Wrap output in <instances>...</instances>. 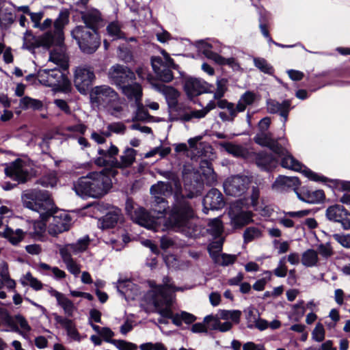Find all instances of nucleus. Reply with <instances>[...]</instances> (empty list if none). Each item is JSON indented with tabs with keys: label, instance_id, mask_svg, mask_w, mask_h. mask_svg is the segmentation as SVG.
I'll use <instances>...</instances> for the list:
<instances>
[{
	"label": "nucleus",
	"instance_id": "19",
	"mask_svg": "<svg viewBox=\"0 0 350 350\" xmlns=\"http://www.w3.org/2000/svg\"><path fill=\"white\" fill-rule=\"evenodd\" d=\"M94 78V71L90 67L81 66L75 69L74 83L80 92H85Z\"/></svg>",
	"mask_w": 350,
	"mask_h": 350
},
{
	"label": "nucleus",
	"instance_id": "60",
	"mask_svg": "<svg viewBox=\"0 0 350 350\" xmlns=\"http://www.w3.org/2000/svg\"><path fill=\"white\" fill-rule=\"evenodd\" d=\"M67 270L73 275L77 277L81 272V265L72 258L64 261Z\"/></svg>",
	"mask_w": 350,
	"mask_h": 350
},
{
	"label": "nucleus",
	"instance_id": "9",
	"mask_svg": "<svg viewBox=\"0 0 350 350\" xmlns=\"http://www.w3.org/2000/svg\"><path fill=\"white\" fill-rule=\"evenodd\" d=\"M278 157H282L281 165L286 169L301 172L309 180L315 182H326L327 178L322 175L314 172L310 169L304 165L301 162L293 157L284 148H282V153L275 152Z\"/></svg>",
	"mask_w": 350,
	"mask_h": 350
},
{
	"label": "nucleus",
	"instance_id": "29",
	"mask_svg": "<svg viewBox=\"0 0 350 350\" xmlns=\"http://www.w3.org/2000/svg\"><path fill=\"white\" fill-rule=\"evenodd\" d=\"M297 198L309 204H317L323 201L325 198V194L323 190L309 191L307 189L302 188L299 193L296 191Z\"/></svg>",
	"mask_w": 350,
	"mask_h": 350
},
{
	"label": "nucleus",
	"instance_id": "48",
	"mask_svg": "<svg viewBox=\"0 0 350 350\" xmlns=\"http://www.w3.org/2000/svg\"><path fill=\"white\" fill-rule=\"evenodd\" d=\"M92 329L105 341L113 344V341L115 340L112 339L114 336V332L110 328L107 327H100L97 325H92Z\"/></svg>",
	"mask_w": 350,
	"mask_h": 350
},
{
	"label": "nucleus",
	"instance_id": "28",
	"mask_svg": "<svg viewBox=\"0 0 350 350\" xmlns=\"http://www.w3.org/2000/svg\"><path fill=\"white\" fill-rule=\"evenodd\" d=\"M299 185L300 182L297 177L279 176L273 184V188L277 191L292 188L296 192Z\"/></svg>",
	"mask_w": 350,
	"mask_h": 350
},
{
	"label": "nucleus",
	"instance_id": "15",
	"mask_svg": "<svg viewBox=\"0 0 350 350\" xmlns=\"http://www.w3.org/2000/svg\"><path fill=\"white\" fill-rule=\"evenodd\" d=\"M107 75L110 83L120 89L135 79V73L129 68L120 64L112 66Z\"/></svg>",
	"mask_w": 350,
	"mask_h": 350
},
{
	"label": "nucleus",
	"instance_id": "18",
	"mask_svg": "<svg viewBox=\"0 0 350 350\" xmlns=\"http://www.w3.org/2000/svg\"><path fill=\"white\" fill-rule=\"evenodd\" d=\"M5 174L18 183H25L29 177V167L26 163L17 159L5 168Z\"/></svg>",
	"mask_w": 350,
	"mask_h": 350
},
{
	"label": "nucleus",
	"instance_id": "30",
	"mask_svg": "<svg viewBox=\"0 0 350 350\" xmlns=\"http://www.w3.org/2000/svg\"><path fill=\"white\" fill-rule=\"evenodd\" d=\"M122 219L121 211L115 208L108 212L103 217L98 221V226L102 229H107L114 227Z\"/></svg>",
	"mask_w": 350,
	"mask_h": 350
},
{
	"label": "nucleus",
	"instance_id": "25",
	"mask_svg": "<svg viewBox=\"0 0 350 350\" xmlns=\"http://www.w3.org/2000/svg\"><path fill=\"white\" fill-rule=\"evenodd\" d=\"M291 102L284 100L282 103L276 100L268 99L267 100V109L269 113H279L283 118L284 124L288 120V113L291 110Z\"/></svg>",
	"mask_w": 350,
	"mask_h": 350
},
{
	"label": "nucleus",
	"instance_id": "11",
	"mask_svg": "<svg viewBox=\"0 0 350 350\" xmlns=\"http://www.w3.org/2000/svg\"><path fill=\"white\" fill-rule=\"evenodd\" d=\"M271 124V119L268 117L262 118L259 124V132L254 137V141L259 145L267 146L273 152L282 153V147L279 145L277 140L272 138L270 133L267 132Z\"/></svg>",
	"mask_w": 350,
	"mask_h": 350
},
{
	"label": "nucleus",
	"instance_id": "7",
	"mask_svg": "<svg viewBox=\"0 0 350 350\" xmlns=\"http://www.w3.org/2000/svg\"><path fill=\"white\" fill-rule=\"evenodd\" d=\"M59 68L43 69L38 72L39 82L48 87L54 88L56 90L67 92L70 90L71 83L66 75L60 69L66 70L68 68H63L57 65Z\"/></svg>",
	"mask_w": 350,
	"mask_h": 350
},
{
	"label": "nucleus",
	"instance_id": "55",
	"mask_svg": "<svg viewBox=\"0 0 350 350\" xmlns=\"http://www.w3.org/2000/svg\"><path fill=\"white\" fill-rule=\"evenodd\" d=\"M133 107L135 108L133 120H146L149 118L148 112L142 103V100H139L136 103H133Z\"/></svg>",
	"mask_w": 350,
	"mask_h": 350
},
{
	"label": "nucleus",
	"instance_id": "42",
	"mask_svg": "<svg viewBox=\"0 0 350 350\" xmlns=\"http://www.w3.org/2000/svg\"><path fill=\"white\" fill-rule=\"evenodd\" d=\"M210 255L216 264L221 266L230 265L234 263L236 260L234 255L219 254L218 252H213L212 251H210Z\"/></svg>",
	"mask_w": 350,
	"mask_h": 350
},
{
	"label": "nucleus",
	"instance_id": "61",
	"mask_svg": "<svg viewBox=\"0 0 350 350\" xmlns=\"http://www.w3.org/2000/svg\"><path fill=\"white\" fill-rule=\"evenodd\" d=\"M325 334L323 325L320 323H317L312 333V338L317 342H322L325 338Z\"/></svg>",
	"mask_w": 350,
	"mask_h": 350
},
{
	"label": "nucleus",
	"instance_id": "13",
	"mask_svg": "<svg viewBox=\"0 0 350 350\" xmlns=\"http://www.w3.org/2000/svg\"><path fill=\"white\" fill-rule=\"evenodd\" d=\"M243 202L237 201L232 204L228 211L230 224L234 228H241L253 221L254 213L244 209Z\"/></svg>",
	"mask_w": 350,
	"mask_h": 350
},
{
	"label": "nucleus",
	"instance_id": "63",
	"mask_svg": "<svg viewBox=\"0 0 350 350\" xmlns=\"http://www.w3.org/2000/svg\"><path fill=\"white\" fill-rule=\"evenodd\" d=\"M317 250L320 255L325 258L331 257L334 254L333 248L328 242L319 245Z\"/></svg>",
	"mask_w": 350,
	"mask_h": 350
},
{
	"label": "nucleus",
	"instance_id": "10",
	"mask_svg": "<svg viewBox=\"0 0 350 350\" xmlns=\"http://www.w3.org/2000/svg\"><path fill=\"white\" fill-rule=\"evenodd\" d=\"M161 53L163 58L158 56L152 57V66L161 81L169 83L174 79L171 68L175 69L177 66L174 63V60L167 52L162 51Z\"/></svg>",
	"mask_w": 350,
	"mask_h": 350
},
{
	"label": "nucleus",
	"instance_id": "26",
	"mask_svg": "<svg viewBox=\"0 0 350 350\" xmlns=\"http://www.w3.org/2000/svg\"><path fill=\"white\" fill-rule=\"evenodd\" d=\"M152 88L161 92L165 98L166 101L170 108L177 107L178 98L180 93L177 90L171 86H167L159 83H151Z\"/></svg>",
	"mask_w": 350,
	"mask_h": 350
},
{
	"label": "nucleus",
	"instance_id": "37",
	"mask_svg": "<svg viewBox=\"0 0 350 350\" xmlns=\"http://www.w3.org/2000/svg\"><path fill=\"white\" fill-rule=\"evenodd\" d=\"M195 46L199 52L215 62L217 61V57L219 56L218 53L212 51L213 45L207 40H198L196 42Z\"/></svg>",
	"mask_w": 350,
	"mask_h": 350
},
{
	"label": "nucleus",
	"instance_id": "36",
	"mask_svg": "<svg viewBox=\"0 0 350 350\" xmlns=\"http://www.w3.org/2000/svg\"><path fill=\"white\" fill-rule=\"evenodd\" d=\"M200 172L203 180L208 185H214L217 183V174L215 173L211 164L207 161H202L200 165Z\"/></svg>",
	"mask_w": 350,
	"mask_h": 350
},
{
	"label": "nucleus",
	"instance_id": "40",
	"mask_svg": "<svg viewBox=\"0 0 350 350\" xmlns=\"http://www.w3.org/2000/svg\"><path fill=\"white\" fill-rule=\"evenodd\" d=\"M301 260L302 265L305 267H316L319 263L318 252L314 250L308 249L302 254Z\"/></svg>",
	"mask_w": 350,
	"mask_h": 350
},
{
	"label": "nucleus",
	"instance_id": "6",
	"mask_svg": "<svg viewBox=\"0 0 350 350\" xmlns=\"http://www.w3.org/2000/svg\"><path fill=\"white\" fill-rule=\"evenodd\" d=\"M109 174L105 170L92 172L81 177L74 184L76 193L82 198H98L105 195L111 187Z\"/></svg>",
	"mask_w": 350,
	"mask_h": 350
},
{
	"label": "nucleus",
	"instance_id": "8",
	"mask_svg": "<svg viewBox=\"0 0 350 350\" xmlns=\"http://www.w3.org/2000/svg\"><path fill=\"white\" fill-rule=\"evenodd\" d=\"M72 38L77 42L80 49L85 53H94L100 44V38L97 31L90 30L79 25L72 31Z\"/></svg>",
	"mask_w": 350,
	"mask_h": 350
},
{
	"label": "nucleus",
	"instance_id": "20",
	"mask_svg": "<svg viewBox=\"0 0 350 350\" xmlns=\"http://www.w3.org/2000/svg\"><path fill=\"white\" fill-rule=\"evenodd\" d=\"M183 178L185 189L188 191L186 195L187 198H193L200 192V188H201V183L198 181V174L190 167H185L183 172Z\"/></svg>",
	"mask_w": 350,
	"mask_h": 350
},
{
	"label": "nucleus",
	"instance_id": "14",
	"mask_svg": "<svg viewBox=\"0 0 350 350\" xmlns=\"http://www.w3.org/2000/svg\"><path fill=\"white\" fill-rule=\"evenodd\" d=\"M90 98L92 103L103 108L119 100L117 92L108 85L95 87L91 93Z\"/></svg>",
	"mask_w": 350,
	"mask_h": 350
},
{
	"label": "nucleus",
	"instance_id": "45",
	"mask_svg": "<svg viewBox=\"0 0 350 350\" xmlns=\"http://www.w3.org/2000/svg\"><path fill=\"white\" fill-rule=\"evenodd\" d=\"M23 286L29 285L35 291H40L42 288V283L34 278L30 272L26 273L21 279Z\"/></svg>",
	"mask_w": 350,
	"mask_h": 350
},
{
	"label": "nucleus",
	"instance_id": "31",
	"mask_svg": "<svg viewBox=\"0 0 350 350\" xmlns=\"http://www.w3.org/2000/svg\"><path fill=\"white\" fill-rule=\"evenodd\" d=\"M116 287L126 300L135 299L139 293L137 286L130 280L119 281Z\"/></svg>",
	"mask_w": 350,
	"mask_h": 350
},
{
	"label": "nucleus",
	"instance_id": "21",
	"mask_svg": "<svg viewBox=\"0 0 350 350\" xmlns=\"http://www.w3.org/2000/svg\"><path fill=\"white\" fill-rule=\"evenodd\" d=\"M326 216L329 220L340 223L344 229H350V213L342 205L335 204L328 207L326 210Z\"/></svg>",
	"mask_w": 350,
	"mask_h": 350
},
{
	"label": "nucleus",
	"instance_id": "16",
	"mask_svg": "<svg viewBox=\"0 0 350 350\" xmlns=\"http://www.w3.org/2000/svg\"><path fill=\"white\" fill-rule=\"evenodd\" d=\"M55 208L53 209V211ZM51 221L48 226V233L56 237L58 234L69 230L71 225V218L66 211L53 212L51 216Z\"/></svg>",
	"mask_w": 350,
	"mask_h": 350
},
{
	"label": "nucleus",
	"instance_id": "51",
	"mask_svg": "<svg viewBox=\"0 0 350 350\" xmlns=\"http://www.w3.org/2000/svg\"><path fill=\"white\" fill-rule=\"evenodd\" d=\"M253 62L254 66L261 72L268 75H273V68L264 58L254 57Z\"/></svg>",
	"mask_w": 350,
	"mask_h": 350
},
{
	"label": "nucleus",
	"instance_id": "47",
	"mask_svg": "<svg viewBox=\"0 0 350 350\" xmlns=\"http://www.w3.org/2000/svg\"><path fill=\"white\" fill-rule=\"evenodd\" d=\"M262 235V230L257 226L247 228L243 232V239L245 243H249L254 239H259Z\"/></svg>",
	"mask_w": 350,
	"mask_h": 350
},
{
	"label": "nucleus",
	"instance_id": "64",
	"mask_svg": "<svg viewBox=\"0 0 350 350\" xmlns=\"http://www.w3.org/2000/svg\"><path fill=\"white\" fill-rule=\"evenodd\" d=\"M114 345L119 350H136L137 345L125 340H116L113 341Z\"/></svg>",
	"mask_w": 350,
	"mask_h": 350
},
{
	"label": "nucleus",
	"instance_id": "57",
	"mask_svg": "<svg viewBox=\"0 0 350 350\" xmlns=\"http://www.w3.org/2000/svg\"><path fill=\"white\" fill-rule=\"evenodd\" d=\"M57 247L63 262L72 258L73 246L71 243L65 244L64 245H58Z\"/></svg>",
	"mask_w": 350,
	"mask_h": 350
},
{
	"label": "nucleus",
	"instance_id": "58",
	"mask_svg": "<svg viewBox=\"0 0 350 350\" xmlns=\"http://www.w3.org/2000/svg\"><path fill=\"white\" fill-rule=\"evenodd\" d=\"M304 301L303 300H299L297 304L292 306L293 311L291 316L296 321H299L305 313V308L304 306Z\"/></svg>",
	"mask_w": 350,
	"mask_h": 350
},
{
	"label": "nucleus",
	"instance_id": "39",
	"mask_svg": "<svg viewBox=\"0 0 350 350\" xmlns=\"http://www.w3.org/2000/svg\"><path fill=\"white\" fill-rule=\"evenodd\" d=\"M25 232L21 229L13 230L6 228L3 232V237L8 239L12 245H18L25 237Z\"/></svg>",
	"mask_w": 350,
	"mask_h": 350
},
{
	"label": "nucleus",
	"instance_id": "59",
	"mask_svg": "<svg viewBox=\"0 0 350 350\" xmlns=\"http://www.w3.org/2000/svg\"><path fill=\"white\" fill-rule=\"evenodd\" d=\"M272 273L270 271H266L263 273V277L258 280L254 284V290L261 291L264 290L265 285L271 280Z\"/></svg>",
	"mask_w": 350,
	"mask_h": 350
},
{
	"label": "nucleus",
	"instance_id": "17",
	"mask_svg": "<svg viewBox=\"0 0 350 350\" xmlns=\"http://www.w3.org/2000/svg\"><path fill=\"white\" fill-rule=\"evenodd\" d=\"M216 105L215 100H210L205 107L199 110H193L189 107L178 106L176 109L178 118L183 122H189L193 119H201L205 117L210 111L214 109Z\"/></svg>",
	"mask_w": 350,
	"mask_h": 350
},
{
	"label": "nucleus",
	"instance_id": "3",
	"mask_svg": "<svg viewBox=\"0 0 350 350\" xmlns=\"http://www.w3.org/2000/svg\"><path fill=\"white\" fill-rule=\"evenodd\" d=\"M68 22V15L64 13H60L59 17L54 22L53 33L47 32L36 38L31 31H26L23 36V48L32 50L40 46L47 48L54 46V49L50 52L49 62L58 65L63 68H67L68 56L64 45V36L63 29Z\"/></svg>",
	"mask_w": 350,
	"mask_h": 350
},
{
	"label": "nucleus",
	"instance_id": "35",
	"mask_svg": "<svg viewBox=\"0 0 350 350\" xmlns=\"http://www.w3.org/2000/svg\"><path fill=\"white\" fill-rule=\"evenodd\" d=\"M219 145L228 153L233 155L234 157L247 159L250 156V151L241 145L230 142H220Z\"/></svg>",
	"mask_w": 350,
	"mask_h": 350
},
{
	"label": "nucleus",
	"instance_id": "46",
	"mask_svg": "<svg viewBox=\"0 0 350 350\" xmlns=\"http://www.w3.org/2000/svg\"><path fill=\"white\" fill-rule=\"evenodd\" d=\"M256 94L250 91L245 92L238 101V111H244L248 105L255 101Z\"/></svg>",
	"mask_w": 350,
	"mask_h": 350
},
{
	"label": "nucleus",
	"instance_id": "22",
	"mask_svg": "<svg viewBox=\"0 0 350 350\" xmlns=\"http://www.w3.org/2000/svg\"><path fill=\"white\" fill-rule=\"evenodd\" d=\"M184 88L187 94L193 97L211 92V85L201 79L189 77L185 80Z\"/></svg>",
	"mask_w": 350,
	"mask_h": 350
},
{
	"label": "nucleus",
	"instance_id": "33",
	"mask_svg": "<svg viewBox=\"0 0 350 350\" xmlns=\"http://www.w3.org/2000/svg\"><path fill=\"white\" fill-rule=\"evenodd\" d=\"M120 89L122 90V94L126 96L129 101H133L134 103H136L142 100L143 91L140 84L133 83L132 84L125 85Z\"/></svg>",
	"mask_w": 350,
	"mask_h": 350
},
{
	"label": "nucleus",
	"instance_id": "49",
	"mask_svg": "<svg viewBox=\"0 0 350 350\" xmlns=\"http://www.w3.org/2000/svg\"><path fill=\"white\" fill-rule=\"evenodd\" d=\"M219 317L220 319L226 320H230L232 322L234 323H238L240 321V317L241 315V312L240 310H219Z\"/></svg>",
	"mask_w": 350,
	"mask_h": 350
},
{
	"label": "nucleus",
	"instance_id": "38",
	"mask_svg": "<svg viewBox=\"0 0 350 350\" xmlns=\"http://www.w3.org/2000/svg\"><path fill=\"white\" fill-rule=\"evenodd\" d=\"M137 151L132 148H126L120 157V161L116 163L119 168L130 167L135 161Z\"/></svg>",
	"mask_w": 350,
	"mask_h": 350
},
{
	"label": "nucleus",
	"instance_id": "53",
	"mask_svg": "<svg viewBox=\"0 0 350 350\" xmlns=\"http://www.w3.org/2000/svg\"><path fill=\"white\" fill-rule=\"evenodd\" d=\"M208 231L215 237L220 236L223 232V225L219 218H215L209 221Z\"/></svg>",
	"mask_w": 350,
	"mask_h": 350
},
{
	"label": "nucleus",
	"instance_id": "1",
	"mask_svg": "<svg viewBox=\"0 0 350 350\" xmlns=\"http://www.w3.org/2000/svg\"><path fill=\"white\" fill-rule=\"evenodd\" d=\"M150 192L153 198L150 213L142 207H137L133 211H131L129 210V203H127L126 210L131 215L132 220L137 224L154 231L174 228L184 234L180 229L167 225L169 217L166 219L163 217V214L168 206L166 198L170 196L172 193V183L159 181L151 186Z\"/></svg>",
	"mask_w": 350,
	"mask_h": 350
},
{
	"label": "nucleus",
	"instance_id": "24",
	"mask_svg": "<svg viewBox=\"0 0 350 350\" xmlns=\"http://www.w3.org/2000/svg\"><path fill=\"white\" fill-rule=\"evenodd\" d=\"M81 18L85 24V26H83L84 27L97 31L103 21L101 12L94 8H88L85 10L81 12Z\"/></svg>",
	"mask_w": 350,
	"mask_h": 350
},
{
	"label": "nucleus",
	"instance_id": "5",
	"mask_svg": "<svg viewBox=\"0 0 350 350\" xmlns=\"http://www.w3.org/2000/svg\"><path fill=\"white\" fill-rule=\"evenodd\" d=\"M23 206L38 213L40 220L33 223V234L40 239L46 229V221L51 218L55 208L53 200L45 190L32 189L25 191L22 195Z\"/></svg>",
	"mask_w": 350,
	"mask_h": 350
},
{
	"label": "nucleus",
	"instance_id": "23",
	"mask_svg": "<svg viewBox=\"0 0 350 350\" xmlns=\"http://www.w3.org/2000/svg\"><path fill=\"white\" fill-rule=\"evenodd\" d=\"M204 212L207 213L208 208L218 210L224 207L225 202L221 193L217 189H211L203 199Z\"/></svg>",
	"mask_w": 350,
	"mask_h": 350
},
{
	"label": "nucleus",
	"instance_id": "44",
	"mask_svg": "<svg viewBox=\"0 0 350 350\" xmlns=\"http://www.w3.org/2000/svg\"><path fill=\"white\" fill-rule=\"evenodd\" d=\"M57 304L62 308L64 313L69 317H72L77 310V308L75 306L73 302L70 300L68 297L63 295L57 301Z\"/></svg>",
	"mask_w": 350,
	"mask_h": 350
},
{
	"label": "nucleus",
	"instance_id": "56",
	"mask_svg": "<svg viewBox=\"0 0 350 350\" xmlns=\"http://www.w3.org/2000/svg\"><path fill=\"white\" fill-rule=\"evenodd\" d=\"M243 312L245 313V319L247 322V327L253 329L252 324L256 322L259 317L258 310L254 307L250 306L244 309Z\"/></svg>",
	"mask_w": 350,
	"mask_h": 350
},
{
	"label": "nucleus",
	"instance_id": "62",
	"mask_svg": "<svg viewBox=\"0 0 350 350\" xmlns=\"http://www.w3.org/2000/svg\"><path fill=\"white\" fill-rule=\"evenodd\" d=\"M219 317H214L208 315L204 318V323L206 325L207 329L209 328L213 330H218L219 325H220Z\"/></svg>",
	"mask_w": 350,
	"mask_h": 350
},
{
	"label": "nucleus",
	"instance_id": "43",
	"mask_svg": "<svg viewBox=\"0 0 350 350\" xmlns=\"http://www.w3.org/2000/svg\"><path fill=\"white\" fill-rule=\"evenodd\" d=\"M20 107L23 109L39 110L42 108L43 103L41 100L34 99L29 96L22 98L19 103Z\"/></svg>",
	"mask_w": 350,
	"mask_h": 350
},
{
	"label": "nucleus",
	"instance_id": "52",
	"mask_svg": "<svg viewBox=\"0 0 350 350\" xmlns=\"http://www.w3.org/2000/svg\"><path fill=\"white\" fill-rule=\"evenodd\" d=\"M215 63L220 66L228 65L234 71H240L242 70L239 63L234 57L225 58L219 55Z\"/></svg>",
	"mask_w": 350,
	"mask_h": 350
},
{
	"label": "nucleus",
	"instance_id": "2",
	"mask_svg": "<svg viewBox=\"0 0 350 350\" xmlns=\"http://www.w3.org/2000/svg\"><path fill=\"white\" fill-rule=\"evenodd\" d=\"M150 290L144 295V300L154 308L155 312L161 317L171 319L176 326H180L184 322L191 324L196 320V317L187 312L181 311L174 314L171 310L173 293L177 291H184L182 287H176L168 277H164L163 284L157 285L154 281H150Z\"/></svg>",
	"mask_w": 350,
	"mask_h": 350
},
{
	"label": "nucleus",
	"instance_id": "54",
	"mask_svg": "<svg viewBox=\"0 0 350 350\" xmlns=\"http://www.w3.org/2000/svg\"><path fill=\"white\" fill-rule=\"evenodd\" d=\"M73 246V254L77 255L80 253L84 252L90 245V238L88 236H85L79 239L76 243H71Z\"/></svg>",
	"mask_w": 350,
	"mask_h": 350
},
{
	"label": "nucleus",
	"instance_id": "34",
	"mask_svg": "<svg viewBox=\"0 0 350 350\" xmlns=\"http://www.w3.org/2000/svg\"><path fill=\"white\" fill-rule=\"evenodd\" d=\"M256 164L262 170H270L277 165L276 159L271 154L265 152L254 154Z\"/></svg>",
	"mask_w": 350,
	"mask_h": 350
},
{
	"label": "nucleus",
	"instance_id": "50",
	"mask_svg": "<svg viewBox=\"0 0 350 350\" xmlns=\"http://www.w3.org/2000/svg\"><path fill=\"white\" fill-rule=\"evenodd\" d=\"M107 34L111 36L113 40L124 38L120 25L118 21L111 22L107 27Z\"/></svg>",
	"mask_w": 350,
	"mask_h": 350
},
{
	"label": "nucleus",
	"instance_id": "12",
	"mask_svg": "<svg viewBox=\"0 0 350 350\" xmlns=\"http://www.w3.org/2000/svg\"><path fill=\"white\" fill-rule=\"evenodd\" d=\"M250 183L249 176L235 175L228 177L223 183V187L226 195L238 197L245 193Z\"/></svg>",
	"mask_w": 350,
	"mask_h": 350
},
{
	"label": "nucleus",
	"instance_id": "41",
	"mask_svg": "<svg viewBox=\"0 0 350 350\" xmlns=\"http://www.w3.org/2000/svg\"><path fill=\"white\" fill-rule=\"evenodd\" d=\"M309 211L304 210L299 211H289L284 213V217L279 219V224L286 228H292L294 226V222L288 217H302L308 215Z\"/></svg>",
	"mask_w": 350,
	"mask_h": 350
},
{
	"label": "nucleus",
	"instance_id": "27",
	"mask_svg": "<svg viewBox=\"0 0 350 350\" xmlns=\"http://www.w3.org/2000/svg\"><path fill=\"white\" fill-rule=\"evenodd\" d=\"M55 319L66 329L67 336L71 340L80 342L82 340L83 336L78 332L77 326L72 319L59 315H57Z\"/></svg>",
	"mask_w": 350,
	"mask_h": 350
},
{
	"label": "nucleus",
	"instance_id": "32",
	"mask_svg": "<svg viewBox=\"0 0 350 350\" xmlns=\"http://www.w3.org/2000/svg\"><path fill=\"white\" fill-rule=\"evenodd\" d=\"M13 324L11 326L12 331L19 333L24 338H28L31 327L27 319L18 314L14 316Z\"/></svg>",
	"mask_w": 350,
	"mask_h": 350
},
{
	"label": "nucleus",
	"instance_id": "4",
	"mask_svg": "<svg viewBox=\"0 0 350 350\" xmlns=\"http://www.w3.org/2000/svg\"><path fill=\"white\" fill-rule=\"evenodd\" d=\"M159 174L164 178L170 180V183L175 187L174 203L170 211L167 225L180 229L189 237H195L198 230L197 226L191 222L195 217L193 209L181 193V185L178 177L170 171H162Z\"/></svg>",
	"mask_w": 350,
	"mask_h": 350
}]
</instances>
